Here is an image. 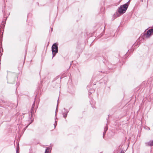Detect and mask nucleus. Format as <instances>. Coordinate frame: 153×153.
<instances>
[{
	"label": "nucleus",
	"instance_id": "nucleus-1",
	"mask_svg": "<svg viewBox=\"0 0 153 153\" xmlns=\"http://www.w3.org/2000/svg\"><path fill=\"white\" fill-rule=\"evenodd\" d=\"M128 5L126 4L121 6L118 8V12L120 14L124 13L128 7Z\"/></svg>",
	"mask_w": 153,
	"mask_h": 153
},
{
	"label": "nucleus",
	"instance_id": "nucleus-2",
	"mask_svg": "<svg viewBox=\"0 0 153 153\" xmlns=\"http://www.w3.org/2000/svg\"><path fill=\"white\" fill-rule=\"evenodd\" d=\"M52 51L53 54V56L54 57L58 52V47L56 43L53 44L52 47Z\"/></svg>",
	"mask_w": 153,
	"mask_h": 153
},
{
	"label": "nucleus",
	"instance_id": "nucleus-3",
	"mask_svg": "<svg viewBox=\"0 0 153 153\" xmlns=\"http://www.w3.org/2000/svg\"><path fill=\"white\" fill-rule=\"evenodd\" d=\"M153 33V29H150L148 30L145 34L146 38H149Z\"/></svg>",
	"mask_w": 153,
	"mask_h": 153
},
{
	"label": "nucleus",
	"instance_id": "nucleus-4",
	"mask_svg": "<svg viewBox=\"0 0 153 153\" xmlns=\"http://www.w3.org/2000/svg\"><path fill=\"white\" fill-rule=\"evenodd\" d=\"M146 144L148 146H153V140L150 141L149 142L146 143Z\"/></svg>",
	"mask_w": 153,
	"mask_h": 153
},
{
	"label": "nucleus",
	"instance_id": "nucleus-5",
	"mask_svg": "<svg viewBox=\"0 0 153 153\" xmlns=\"http://www.w3.org/2000/svg\"><path fill=\"white\" fill-rule=\"evenodd\" d=\"M68 111L67 110H66V111L64 112L63 113V115L64 117L65 118L67 115L68 113Z\"/></svg>",
	"mask_w": 153,
	"mask_h": 153
},
{
	"label": "nucleus",
	"instance_id": "nucleus-6",
	"mask_svg": "<svg viewBox=\"0 0 153 153\" xmlns=\"http://www.w3.org/2000/svg\"><path fill=\"white\" fill-rule=\"evenodd\" d=\"M50 148L49 147H48L46 148L45 153H49Z\"/></svg>",
	"mask_w": 153,
	"mask_h": 153
},
{
	"label": "nucleus",
	"instance_id": "nucleus-7",
	"mask_svg": "<svg viewBox=\"0 0 153 153\" xmlns=\"http://www.w3.org/2000/svg\"><path fill=\"white\" fill-rule=\"evenodd\" d=\"M107 129H108V128H107V127H106L104 128V132L103 133V137L104 136V135L105 134V132H106V131L107 130Z\"/></svg>",
	"mask_w": 153,
	"mask_h": 153
},
{
	"label": "nucleus",
	"instance_id": "nucleus-8",
	"mask_svg": "<svg viewBox=\"0 0 153 153\" xmlns=\"http://www.w3.org/2000/svg\"><path fill=\"white\" fill-rule=\"evenodd\" d=\"M19 145L18 144V145L16 148V153H19Z\"/></svg>",
	"mask_w": 153,
	"mask_h": 153
},
{
	"label": "nucleus",
	"instance_id": "nucleus-9",
	"mask_svg": "<svg viewBox=\"0 0 153 153\" xmlns=\"http://www.w3.org/2000/svg\"><path fill=\"white\" fill-rule=\"evenodd\" d=\"M35 101L34 102L33 104L32 105L31 110H32L34 108V106H35Z\"/></svg>",
	"mask_w": 153,
	"mask_h": 153
},
{
	"label": "nucleus",
	"instance_id": "nucleus-10",
	"mask_svg": "<svg viewBox=\"0 0 153 153\" xmlns=\"http://www.w3.org/2000/svg\"><path fill=\"white\" fill-rule=\"evenodd\" d=\"M120 153H124V152H123L122 151H121Z\"/></svg>",
	"mask_w": 153,
	"mask_h": 153
},
{
	"label": "nucleus",
	"instance_id": "nucleus-11",
	"mask_svg": "<svg viewBox=\"0 0 153 153\" xmlns=\"http://www.w3.org/2000/svg\"><path fill=\"white\" fill-rule=\"evenodd\" d=\"M120 15V14H119L117 16V17H118Z\"/></svg>",
	"mask_w": 153,
	"mask_h": 153
},
{
	"label": "nucleus",
	"instance_id": "nucleus-12",
	"mask_svg": "<svg viewBox=\"0 0 153 153\" xmlns=\"http://www.w3.org/2000/svg\"><path fill=\"white\" fill-rule=\"evenodd\" d=\"M54 126H54V128H55V127H56V126L55 125V124H54Z\"/></svg>",
	"mask_w": 153,
	"mask_h": 153
},
{
	"label": "nucleus",
	"instance_id": "nucleus-13",
	"mask_svg": "<svg viewBox=\"0 0 153 153\" xmlns=\"http://www.w3.org/2000/svg\"><path fill=\"white\" fill-rule=\"evenodd\" d=\"M28 126V125L26 127V128H27V127Z\"/></svg>",
	"mask_w": 153,
	"mask_h": 153
},
{
	"label": "nucleus",
	"instance_id": "nucleus-14",
	"mask_svg": "<svg viewBox=\"0 0 153 153\" xmlns=\"http://www.w3.org/2000/svg\"><path fill=\"white\" fill-rule=\"evenodd\" d=\"M56 122H57V121H56V120H55V123H56Z\"/></svg>",
	"mask_w": 153,
	"mask_h": 153
},
{
	"label": "nucleus",
	"instance_id": "nucleus-15",
	"mask_svg": "<svg viewBox=\"0 0 153 153\" xmlns=\"http://www.w3.org/2000/svg\"><path fill=\"white\" fill-rule=\"evenodd\" d=\"M64 109L65 110V108H64Z\"/></svg>",
	"mask_w": 153,
	"mask_h": 153
},
{
	"label": "nucleus",
	"instance_id": "nucleus-16",
	"mask_svg": "<svg viewBox=\"0 0 153 153\" xmlns=\"http://www.w3.org/2000/svg\"><path fill=\"white\" fill-rule=\"evenodd\" d=\"M56 111H57V109L56 110Z\"/></svg>",
	"mask_w": 153,
	"mask_h": 153
}]
</instances>
